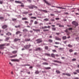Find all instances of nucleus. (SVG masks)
I'll return each instance as SVG.
<instances>
[{"label": "nucleus", "mask_w": 79, "mask_h": 79, "mask_svg": "<svg viewBox=\"0 0 79 79\" xmlns=\"http://www.w3.org/2000/svg\"><path fill=\"white\" fill-rule=\"evenodd\" d=\"M42 60H44V61H47V60H46V59H45V58H43V59H42Z\"/></svg>", "instance_id": "0e129e2a"}, {"label": "nucleus", "mask_w": 79, "mask_h": 79, "mask_svg": "<svg viewBox=\"0 0 79 79\" xmlns=\"http://www.w3.org/2000/svg\"><path fill=\"white\" fill-rule=\"evenodd\" d=\"M10 38V37H7L6 38L5 41H7V42H8V40H9Z\"/></svg>", "instance_id": "6ab92c4d"}, {"label": "nucleus", "mask_w": 79, "mask_h": 79, "mask_svg": "<svg viewBox=\"0 0 79 79\" xmlns=\"http://www.w3.org/2000/svg\"><path fill=\"white\" fill-rule=\"evenodd\" d=\"M36 41H37V44H39L42 42V39H38L36 40Z\"/></svg>", "instance_id": "f03ea898"}, {"label": "nucleus", "mask_w": 79, "mask_h": 79, "mask_svg": "<svg viewBox=\"0 0 79 79\" xmlns=\"http://www.w3.org/2000/svg\"><path fill=\"white\" fill-rule=\"evenodd\" d=\"M56 72L57 74H60V72L58 70H56Z\"/></svg>", "instance_id": "393cba45"}, {"label": "nucleus", "mask_w": 79, "mask_h": 79, "mask_svg": "<svg viewBox=\"0 0 79 79\" xmlns=\"http://www.w3.org/2000/svg\"><path fill=\"white\" fill-rule=\"evenodd\" d=\"M73 50L72 49H70L69 50V52H73Z\"/></svg>", "instance_id": "49530a36"}, {"label": "nucleus", "mask_w": 79, "mask_h": 79, "mask_svg": "<svg viewBox=\"0 0 79 79\" xmlns=\"http://www.w3.org/2000/svg\"><path fill=\"white\" fill-rule=\"evenodd\" d=\"M68 47H73V45L70 44H69L68 45Z\"/></svg>", "instance_id": "e433bc0d"}, {"label": "nucleus", "mask_w": 79, "mask_h": 79, "mask_svg": "<svg viewBox=\"0 0 79 79\" xmlns=\"http://www.w3.org/2000/svg\"><path fill=\"white\" fill-rule=\"evenodd\" d=\"M44 20V21H48L49 20L47 18L45 19Z\"/></svg>", "instance_id": "79ce46f5"}, {"label": "nucleus", "mask_w": 79, "mask_h": 79, "mask_svg": "<svg viewBox=\"0 0 79 79\" xmlns=\"http://www.w3.org/2000/svg\"><path fill=\"white\" fill-rule=\"evenodd\" d=\"M67 38L66 37V36H64L63 37L62 39L63 40H65V39H66Z\"/></svg>", "instance_id": "2f4dec72"}, {"label": "nucleus", "mask_w": 79, "mask_h": 79, "mask_svg": "<svg viewBox=\"0 0 79 79\" xmlns=\"http://www.w3.org/2000/svg\"><path fill=\"white\" fill-rule=\"evenodd\" d=\"M30 40H31V39H25V41H26V42L30 41Z\"/></svg>", "instance_id": "a878e982"}, {"label": "nucleus", "mask_w": 79, "mask_h": 79, "mask_svg": "<svg viewBox=\"0 0 79 79\" xmlns=\"http://www.w3.org/2000/svg\"><path fill=\"white\" fill-rule=\"evenodd\" d=\"M35 50V51H42V49L40 48H38Z\"/></svg>", "instance_id": "423d86ee"}, {"label": "nucleus", "mask_w": 79, "mask_h": 79, "mask_svg": "<svg viewBox=\"0 0 79 79\" xmlns=\"http://www.w3.org/2000/svg\"><path fill=\"white\" fill-rule=\"evenodd\" d=\"M34 8H37V7L34 5H32L31 6L29 7L30 9H33Z\"/></svg>", "instance_id": "6e6552de"}, {"label": "nucleus", "mask_w": 79, "mask_h": 79, "mask_svg": "<svg viewBox=\"0 0 79 79\" xmlns=\"http://www.w3.org/2000/svg\"><path fill=\"white\" fill-rule=\"evenodd\" d=\"M20 27V25H19L18 26H15V28H18V27H19V28Z\"/></svg>", "instance_id": "72a5a7b5"}, {"label": "nucleus", "mask_w": 79, "mask_h": 79, "mask_svg": "<svg viewBox=\"0 0 79 79\" xmlns=\"http://www.w3.org/2000/svg\"><path fill=\"white\" fill-rule=\"evenodd\" d=\"M15 3H20V4H23V3H22L21 2L18 1H15Z\"/></svg>", "instance_id": "9b49d317"}, {"label": "nucleus", "mask_w": 79, "mask_h": 79, "mask_svg": "<svg viewBox=\"0 0 79 79\" xmlns=\"http://www.w3.org/2000/svg\"><path fill=\"white\" fill-rule=\"evenodd\" d=\"M42 64L44 65H48V63L47 62H44Z\"/></svg>", "instance_id": "4be33fe9"}, {"label": "nucleus", "mask_w": 79, "mask_h": 79, "mask_svg": "<svg viewBox=\"0 0 79 79\" xmlns=\"http://www.w3.org/2000/svg\"><path fill=\"white\" fill-rule=\"evenodd\" d=\"M55 39L56 40H59V41H61V38H60L57 37H55Z\"/></svg>", "instance_id": "9d476101"}, {"label": "nucleus", "mask_w": 79, "mask_h": 79, "mask_svg": "<svg viewBox=\"0 0 79 79\" xmlns=\"http://www.w3.org/2000/svg\"><path fill=\"white\" fill-rule=\"evenodd\" d=\"M53 62H55V63H61V62H60L58 61H57L56 60H53Z\"/></svg>", "instance_id": "f3484780"}, {"label": "nucleus", "mask_w": 79, "mask_h": 79, "mask_svg": "<svg viewBox=\"0 0 79 79\" xmlns=\"http://www.w3.org/2000/svg\"><path fill=\"white\" fill-rule=\"evenodd\" d=\"M74 79H79V78L78 77H76Z\"/></svg>", "instance_id": "338daca9"}, {"label": "nucleus", "mask_w": 79, "mask_h": 79, "mask_svg": "<svg viewBox=\"0 0 79 79\" xmlns=\"http://www.w3.org/2000/svg\"><path fill=\"white\" fill-rule=\"evenodd\" d=\"M6 44H3L0 45V49H3L4 48V46H5Z\"/></svg>", "instance_id": "20e7f679"}, {"label": "nucleus", "mask_w": 79, "mask_h": 79, "mask_svg": "<svg viewBox=\"0 0 79 79\" xmlns=\"http://www.w3.org/2000/svg\"><path fill=\"white\" fill-rule=\"evenodd\" d=\"M65 32H68V30L66 29V30L65 31Z\"/></svg>", "instance_id": "774afa93"}, {"label": "nucleus", "mask_w": 79, "mask_h": 79, "mask_svg": "<svg viewBox=\"0 0 79 79\" xmlns=\"http://www.w3.org/2000/svg\"><path fill=\"white\" fill-rule=\"evenodd\" d=\"M27 31H28L27 29H24L23 30V32H27Z\"/></svg>", "instance_id": "473e14b6"}, {"label": "nucleus", "mask_w": 79, "mask_h": 79, "mask_svg": "<svg viewBox=\"0 0 79 79\" xmlns=\"http://www.w3.org/2000/svg\"><path fill=\"white\" fill-rule=\"evenodd\" d=\"M52 51L53 52H56V50H52Z\"/></svg>", "instance_id": "8fccbe9b"}, {"label": "nucleus", "mask_w": 79, "mask_h": 79, "mask_svg": "<svg viewBox=\"0 0 79 79\" xmlns=\"http://www.w3.org/2000/svg\"><path fill=\"white\" fill-rule=\"evenodd\" d=\"M60 33H56V35H60Z\"/></svg>", "instance_id": "052dcab7"}, {"label": "nucleus", "mask_w": 79, "mask_h": 79, "mask_svg": "<svg viewBox=\"0 0 79 79\" xmlns=\"http://www.w3.org/2000/svg\"><path fill=\"white\" fill-rule=\"evenodd\" d=\"M40 72H39V71L38 70H36L35 71V74H39Z\"/></svg>", "instance_id": "cd10ccee"}, {"label": "nucleus", "mask_w": 79, "mask_h": 79, "mask_svg": "<svg viewBox=\"0 0 79 79\" xmlns=\"http://www.w3.org/2000/svg\"><path fill=\"white\" fill-rule=\"evenodd\" d=\"M76 40H79V37H77L75 38Z\"/></svg>", "instance_id": "09e8293b"}, {"label": "nucleus", "mask_w": 79, "mask_h": 79, "mask_svg": "<svg viewBox=\"0 0 79 79\" xmlns=\"http://www.w3.org/2000/svg\"><path fill=\"white\" fill-rule=\"evenodd\" d=\"M24 23L25 24H29V22L27 21H25L24 22Z\"/></svg>", "instance_id": "c85d7f7f"}, {"label": "nucleus", "mask_w": 79, "mask_h": 79, "mask_svg": "<svg viewBox=\"0 0 79 79\" xmlns=\"http://www.w3.org/2000/svg\"><path fill=\"white\" fill-rule=\"evenodd\" d=\"M45 69H51V67H44Z\"/></svg>", "instance_id": "aec40b11"}, {"label": "nucleus", "mask_w": 79, "mask_h": 79, "mask_svg": "<svg viewBox=\"0 0 79 79\" xmlns=\"http://www.w3.org/2000/svg\"><path fill=\"white\" fill-rule=\"evenodd\" d=\"M31 46V45H26L24 46V48H25L26 49H27V48H30V47Z\"/></svg>", "instance_id": "0eeeda50"}, {"label": "nucleus", "mask_w": 79, "mask_h": 79, "mask_svg": "<svg viewBox=\"0 0 79 79\" xmlns=\"http://www.w3.org/2000/svg\"><path fill=\"white\" fill-rule=\"evenodd\" d=\"M45 48L46 50H48V47L47 46H45Z\"/></svg>", "instance_id": "4c0bfd02"}, {"label": "nucleus", "mask_w": 79, "mask_h": 79, "mask_svg": "<svg viewBox=\"0 0 79 79\" xmlns=\"http://www.w3.org/2000/svg\"><path fill=\"white\" fill-rule=\"evenodd\" d=\"M44 2L45 3H46V4L47 5H51V4L48 3V2H47L46 0H44Z\"/></svg>", "instance_id": "dca6fc26"}, {"label": "nucleus", "mask_w": 79, "mask_h": 79, "mask_svg": "<svg viewBox=\"0 0 79 79\" xmlns=\"http://www.w3.org/2000/svg\"><path fill=\"white\" fill-rule=\"evenodd\" d=\"M56 8H59V9H61V10H66V7H63L60 6H56Z\"/></svg>", "instance_id": "7ed1b4c3"}, {"label": "nucleus", "mask_w": 79, "mask_h": 79, "mask_svg": "<svg viewBox=\"0 0 79 79\" xmlns=\"http://www.w3.org/2000/svg\"><path fill=\"white\" fill-rule=\"evenodd\" d=\"M66 76H67L70 77L71 76V74L69 73H67Z\"/></svg>", "instance_id": "bb28decb"}, {"label": "nucleus", "mask_w": 79, "mask_h": 79, "mask_svg": "<svg viewBox=\"0 0 79 79\" xmlns=\"http://www.w3.org/2000/svg\"><path fill=\"white\" fill-rule=\"evenodd\" d=\"M20 33H21V31H18L16 32L15 34L16 35H18V34H20Z\"/></svg>", "instance_id": "412c9836"}, {"label": "nucleus", "mask_w": 79, "mask_h": 79, "mask_svg": "<svg viewBox=\"0 0 79 79\" xmlns=\"http://www.w3.org/2000/svg\"><path fill=\"white\" fill-rule=\"evenodd\" d=\"M49 30L47 29V30H43L44 32H46V31H49Z\"/></svg>", "instance_id": "a18cd8bd"}, {"label": "nucleus", "mask_w": 79, "mask_h": 79, "mask_svg": "<svg viewBox=\"0 0 79 79\" xmlns=\"http://www.w3.org/2000/svg\"><path fill=\"white\" fill-rule=\"evenodd\" d=\"M40 11H43V12H45V13H47L48 11L46 10H42V9H41L40 10Z\"/></svg>", "instance_id": "f8f14e48"}, {"label": "nucleus", "mask_w": 79, "mask_h": 79, "mask_svg": "<svg viewBox=\"0 0 79 79\" xmlns=\"http://www.w3.org/2000/svg\"><path fill=\"white\" fill-rule=\"evenodd\" d=\"M47 27L46 26L42 27V29H47Z\"/></svg>", "instance_id": "7c9ffc66"}, {"label": "nucleus", "mask_w": 79, "mask_h": 79, "mask_svg": "<svg viewBox=\"0 0 79 79\" xmlns=\"http://www.w3.org/2000/svg\"><path fill=\"white\" fill-rule=\"evenodd\" d=\"M44 55H47L48 56H50V54H48V53H45Z\"/></svg>", "instance_id": "c756f323"}, {"label": "nucleus", "mask_w": 79, "mask_h": 79, "mask_svg": "<svg viewBox=\"0 0 79 79\" xmlns=\"http://www.w3.org/2000/svg\"><path fill=\"white\" fill-rule=\"evenodd\" d=\"M55 44H60V43L58 42H56Z\"/></svg>", "instance_id": "13d9d810"}, {"label": "nucleus", "mask_w": 79, "mask_h": 79, "mask_svg": "<svg viewBox=\"0 0 79 79\" xmlns=\"http://www.w3.org/2000/svg\"><path fill=\"white\" fill-rule=\"evenodd\" d=\"M38 23V22H37L36 21H35L34 23V24H37Z\"/></svg>", "instance_id": "37998d69"}, {"label": "nucleus", "mask_w": 79, "mask_h": 79, "mask_svg": "<svg viewBox=\"0 0 79 79\" xmlns=\"http://www.w3.org/2000/svg\"><path fill=\"white\" fill-rule=\"evenodd\" d=\"M76 71L77 72V73H79V69H77L76 70Z\"/></svg>", "instance_id": "e2e57ef3"}, {"label": "nucleus", "mask_w": 79, "mask_h": 79, "mask_svg": "<svg viewBox=\"0 0 79 79\" xmlns=\"http://www.w3.org/2000/svg\"><path fill=\"white\" fill-rule=\"evenodd\" d=\"M21 4H22L20 6L21 7H24V4H23V3Z\"/></svg>", "instance_id": "f704fd0d"}, {"label": "nucleus", "mask_w": 79, "mask_h": 79, "mask_svg": "<svg viewBox=\"0 0 79 79\" xmlns=\"http://www.w3.org/2000/svg\"><path fill=\"white\" fill-rule=\"evenodd\" d=\"M22 20L24 21V20H27V18H26V17L23 18L22 19Z\"/></svg>", "instance_id": "b1692460"}, {"label": "nucleus", "mask_w": 79, "mask_h": 79, "mask_svg": "<svg viewBox=\"0 0 79 79\" xmlns=\"http://www.w3.org/2000/svg\"><path fill=\"white\" fill-rule=\"evenodd\" d=\"M76 59H72L73 61H76Z\"/></svg>", "instance_id": "6e6d98bb"}, {"label": "nucleus", "mask_w": 79, "mask_h": 79, "mask_svg": "<svg viewBox=\"0 0 79 79\" xmlns=\"http://www.w3.org/2000/svg\"><path fill=\"white\" fill-rule=\"evenodd\" d=\"M18 40H21V39L15 38L14 40L15 42H17V41H18Z\"/></svg>", "instance_id": "2eb2a0df"}, {"label": "nucleus", "mask_w": 79, "mask_h": 79, "mask_svg": "<svg viewBox=\"0 0 79 79\" xmlns=\"http://www.w3.org/2000/svg\"><path fill=\"white\" fill-rule=\"evenodd\" d=\"M31 19H37V18L36 17H31Z\"/></svg>", "instance_id": "58836bf2"}, {"label": "nucleus", "mask_w": 79, "mask_h": 79, "mask_svg": "<svg viewBox=\"0 0 79 79\" xmlns=\"http://www.w3.org/2000/svg\"><path fill=\"white\" fill-rule=\"evenodd\" d=\"M64 15H68L69 14V13L68 12H65L64 13Z\"/></svg>", "instance_id": "5fc2aeb1"}, {"label": "nucleus", "mask_w": 79, "mask_h": 79, "mask_svg": "<svg viewBox=\"0 0 79 79\" xmlns=\"http://www.w3.org/2000/svg\"><path fill=\"white\" fill-rule=\"evenodd\" d=\"M72 23L73 24V25H74V26H75V27L79 26V24L78 23L75 21H73L72 22Z\"/></svg>", "instance_id": "f257e3e1"}, {"label": "nucleus", "mask_w": 79, "mask_h": 79, "mask_svg": "<svg viewBox=\"0 0 79 79\" xmlns=\"http://www.w3.org/2000/svg\"><path fill=\"white\" fill-rule=\"evenodd\" d=\"M48 41L50 43H52V42H53V40H51V39H49L48 40Z\"/></svg>", "instance_id": "5701e85b"}, {"label": "nucleus", "mask_w": 79, "mask_h": 79, "mask_svg": "<svg viewBox=\"0 0 79 79\" xmlns=\"http://www.w3.org/2000/svg\"><path fill=\"white\" fill-rule=\"evenodd\" d=\"M23 66H30V65H29V64H25V65H23Z\"/></svg>", "instance_id": "864d4df0"}, {"label": "nucleus", "mask_w": 79, "mask_h": 79, "mask_svg": "<svg viewBox=\"0 0 79 79\" xmlns=\"http://www.w3.org/2000/svg\"><path fill=\"white\" fill-rule=\"evenodd\" d=\"M52 31H56V28H55V27L52 28Z\"/></svg>", "instance_id": "a19ab883"}, {"label": "nucleus", "mask_w": 79, "mask_h": 79, "mask_svg": "<svg viewBox=\"0 0 79 79\" xmlns=\"http://www.w3.org/2000/svg\"><path fill=\"white\" fill-rule=\"evenodd\" d=\"M6 35H8V36L11 35V33L10 32H8L7 33H6Z\"/></svg>", "instance_id": "ddd939ff"}, {"label": "nucleus", "mask_w": 79, "mask_h": 79, "mask_svg": "<svg viewBox=\"0 0 79 79\" xmlns=\"http://www.w3.org/2000/svg\"><path fill=\"white\" fill-rule=\"evenodd\" d=\"M51 56L52 58H55V54L53 53L51 54Z\"/></svg>", "instance_id": "4468645a"}, {"label": "nucleus", "mask_w": 79, "mask_h": 79, "mask_svg": "<svg viewBox=\"0 0 79 79\" xmlns=\"http://www.w3.org/2000/svg\"><path fill=\"white\" fill-rule=\"evenodd\" d=\"M73 74H77V73L76 72H73Z\"/></svg>", "instance_id": "680f3d73"}, {"label": "nucleus", "mask_w": 79, "mask_h": 79, "mask_svg": "<svg viewBox=\"0 0 79 79\" xmlns=\"http://www.w3.org/2000/svg\"><path fill=\"white\" fill-rule=\"evenodd\" d=\"M66 74L67 73H63L62 74L63 75H64V76H66Z\"/></svg>", "instance_id": "4d7b16f0"}, {"label": "nucleus", "mask_w": 79, "mask_h": 79, "mask_svg": "<svg viewBox=\"0 0 79 79\" xmlns=\"http://www.w3.org/2000/svg\"><path fill=\"white\" fill-rule=\"evenodd\" d=\"M69 30H73V28H69L68 29Z\"/></svg>", "instance_id": "bf43d9fd"}, {"label": "nucleus", "mask_w": 79, "mask_h": 79, "mask_svg": "<svg viewBox=\"0 0 79 79\" xmlns=\"http://www.w3.org/2000/svg\"><path fill=\"white\" fill-rule=\"evenodd\" d=\"M11 61H14V62L16 61L17 62H19V60L17 59H11Z\"/></svg>", "instance_id": "1a4fd4ad"}, {"label": "nucleus", "mask_w": 79, "mask_h": 79, "mask_svg": "<svg viewBox=\"0 0 79 79\" xmlns=\"http://www.w3.org/2000/svg\"><path fill=\"white\" fill-rule=\"evenodd\" d=\"M16 19H13L12 20L13 21H16Z\"/></svg>", "instance_id": "c03bdc74"}, {"label": "nucleus", "mask_w": 79, "mask_h": 79, "mask_svg": "<svg viewBox=\"0 0 79 79\" xmlns=\"http://www.w3.org/2000/svg\"><path fill=\"white\" fill-rule=\"evenodd\" d=\"M8 27V26L6 25H4L2 26V28L3 29H6Z\"/></svg>", "instance_id": "39448f33"}, {"label": "nucleus", "mask_w": 79, "mask_h": 79, "mask_svg": "<svg viewBox=\"0 0 79 79\" xmlns=\"http://www.w3.org/2000/svg\"><path fill=\"white\" fill-rule=\"evenodd\" d=\"M24 14H28V13H29L28 12H23Z\"/></svg>", "instance_id": "de8ad7c7"}, {"label": "nucleus", "mask_w": 79, "mask_h": 79, "mask_svg": "<svg viewBox=\"0 0 79 79\" xmlns=\"http://www.w3.org/2000/svg\"><path fill=\"white\" fill-rule=\"evenodd\" d=\"M12 53H14V54H15V53H17V51H14L12 52Z\"/></svg>", "instance_id": "c9c22d12"}, {"label": "nucleus", "mask_w": 79, "mask_h": 79, "mask_svg": "<svg viewBox=\"0 0 79 79\" xmlns=\"http://www.w3.org/2000/svg\"><path fill=\"white\" fill-rule=\"evenodd\" d=\"M51 16H55V15L54 14H50Z\"/></svg>", "instance_id": "69168bd1"}, {"label": "nucleus", "mask_w": 79, "mask_h": 79, "mask_svg": "<svg viewBox=\"0 0 79 79\" xmlns=\"http://www.w3.org/2000/svg\"><path fill=\"white\" fill-rule=\"evenodd\" d=\"M4 19V17H0V19L1 20H2V19Z\"/></svg>", "instance_id": "ea45409f"}, {"label": "nucleus", "mask_w": 79, "mask_h": 79, "mask_svg": "<svg viewBox=\"0 0 79 79\" xmlns=\"http://www.w3.org/2000/svg\"><path fill=\"white\" fill-rule=\"evenodd\" d=\"M0 4H3V1H0Z\"/></svg>", "instance_id": "603ef678"}, {"label": "nucleus", "mask_w": 79, "mask_h": 79, "mask_svg": "<svg viewBox=\"0 0 79 79\" xmlns=\"http://www.w3.org/2000/svg\"><path fill=\"white\" fill-rule=\"evenodd\" d=\"M16 56H17V55H13V56H10V58H15V57H16Z\"/></svg>", "instance_id": "a211bd4d"}, {"label": "nucleus", "mask_w": 79, "mask_h": 79, "mask_svg": "<svg viewBox=\"0 0 79 79\" xmlns=\"http://www.w3.org/2000/svg\"><path fill=\"white\" fill-rule=\"evenodd\" d=\"M59 27H64V25H61L60 24L59 25Z\"/></svg>", "instance_id": "3c124183"}]
</instances>
